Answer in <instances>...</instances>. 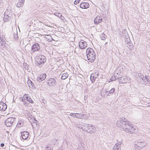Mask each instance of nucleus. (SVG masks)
Here are the masks:
<instances>
[{"label":"nucleus","instance_id":"1","mask_svg":"<svg viewBox=\"0 0 150 150\" xmlns=\"http://www.w3.org/2000/svg\"><path fill=\"white\" fill-rule=\"evenodd\" d=\"M86 55L88 60L90 62H92L96 59V54L91 48H88L87 49Z\"/></svg>","mask_w":150,"mask_h":150},{"label":"nucleus","instance_id":"2","mask_svg":"<svg viewBox=\"0 0 150 150\" xmlns=\"http://www.w3.org/2000/svg\"><path fill=\"white\" fill-rule=\"evenodd\" d=\"M147 145L146 142L141 140L135 141L134 147L136 150H140Z\"/></svg>","mask_w":150,"mask_h":150},{"label":"nucleus","instance_id":"3","mask_svg":"<svg viewBox=\"0 0 150 150\" xmlns=\"http://www.w3.org/2000/svg\"><path fill=\"white\" fill-rule=\"evenodd\" d=\"M16 118L13 117H10L8 118L5 122V124L7 127L12 126Z\"/></svg>","mask_w":150,"mask_h":150},{"label":"nucleus","instance_id":"4","mask_svg":"<svg viewBox=\"0 0 150 150\" xmlns=\"http://www.w3.org/2000/svg\"><path fill=\"white\" fill-rule=\"evenodd\" d=\"M127 124L129 125V127H127V128H125L124 130L126 132L130 134H133L134 133L135 129L133 127L130 122L128 121V122L127 123Z\"/></svg>","mask_w":150,"mask_h":150},{"label":"nucleus","instance_id":"5","mask_svg":"<svg viewBox=\"0 0 150 150\" xmlns=\"http://www.w3.org/2000/svg\"><path fill=\"white\" fill-rule=\"evenodd\" d=\"M46 60V58L44 55H39L38 57L37 62L39 65L44 64Z\"/></svg>","mask_w":150,"mask_h":150},{"label":"nucleus","instance_id":"6","mask_svg":"<svg viewBox=\"0 0 150 150\" xmlns=\"http://www.w3.org/2000/svg\"><path fill=\"white\" fill-rule=\"evenodd\" d=\"M130 80L129 78L126 76H122L118 78V81L122 83H128Z\"/></svg>","mask_w":150,"mask_h":150},{"label":"nucleus","instance_id":"7","mask_svg":"<svg viewBox=\"0 0 150 150\" xmlns=\"http://www.w3.org/2000/svg\"><path fill=\"white\" fill-rule=\"evenodd\" d=\"M47 83L48 85L50 86H54L57 84L56 80L54 78L49 79L47 81Z\"/></svg>","mask_w":150,"mask_h":150},{"label":"nucleus","instance_id":"8","mask_svg":"<svg viewBox=\"0 0 150 150\" xmlns=\"http://www.w3.org/2000/svg\"><path fill=\"white\" fill-rule=\"evenodd\" d=\"M79 47L81 49H85L87 46V42L83 40H81L79 42Z\"/></svg>","mask_w":150,"mask_h":150},{"label":"nucleus","instance_id":"9","mask_svg":"<svg viewBox=\"0 0 150 150\" xmlns=\"http://www.w3.org/2000/svg\"><path fill=\"white\" fill-rule=\"evenodd\" d=\"M40 49L39 45L36 43L33 45L32 47V51L33 53L35 52L38 51Z\"/></svg>","mask_w":150,"mask_h":150},{"label":"nucleus","instance_id":"10","mask_svg":"<svg viewBox=\"0 0 150 150\" xmlns=\"http://www.w3.org/2000/svg\"><path fill=\"white\" fill-rule=\"evenodd\" d=\"M122 144V141L118 142L114 146L113 150H121V146Z\"/></svg>","mask_w":150,"mask_h":150},{"label":"nucleus","instance_id":"11","mask_svg":"<svg viewBox=\"0 0 150 150\" xmlns=\"http://www.w3.org/2000/svg\"><path fill=\"white\" fill-rule=\"evenodd\" d=\"M99 74L98 73H97V74L95 73V74H92L91 75L90 79L92 83H93L95 82L96 80L98 77Z\"/></svg>","mask_w":150,"mask_h":150},{"label":"nucleus","instance_id":"12","mask_svg":"<svg viewBox=\"0 0 150 150\" xmlns=\"http://www.w3.org/2000/svg\"><path fill=\"white\" fill-rule=\"evenodd\" d=\"M96 131V129L94 126L90 125L87 130V132L90 133H95Z\"/></svg>","mask_w":150,"mask_h":150},{"label":"nucleus","instance_id":"13","mask_svg":"<svg viewBox=\"0 0 150 150\" xmlns=\"http://www.w3.org/2000/svg\"><path fill=\"white\" fill-rule=\"evenodd\" d=\"M149 76H147L145 75L144 76V75H142L141 76V78L143 81V83L144 84H146L147 83L149 80Z\"/></svg>","mask_w":150,"mask_h":150},{"label":"nucleus","instance_id":"14","mask_svg":"<svg viewBox=\"0 0 150 150\" xmlns=\"http://www.w3.org/2000/svg\"><path fill=\"white\" fill-rule=\"evenodd\" d=\"M102 21V18L101 16H97L94 19V23L95 24H98L101 22Z\"/></svg>","mask_w":150,"mask_h":150},{"label":"nucleus","instance_id":"15","mask_svg":"<svg viewBox=\"0 0 150 150\" xmlns=\"http://www.w3.org/2000/svg\"><path fill=\"white\" fill-rule=\"evenodd\" d=\"M7 106L6 104L3 102H0V110L2 111H5L6 109Z\"/></svg>","mask_w":150,"mask_h":150},{"label":"nucleus","instance_id":"16","mask_svg":"<svg viewBox=\"0 0 150 150\" xmlns=\"http://www.w3.org/2000/svg\"><path fill=\"white\" fill-rule=\"evenodd\" d=\"M21 135L22 138L24 139H27L29 136V133L26 131H23L21 132Z\"/></svg>","mask_w":150,"mask_h":150},{"label":"nucleus","instance_id":"17","mask_svg":"<svg viewBox=\"0 0 150 150\" xmlns=\"http://www.w3.org/2000/svg\"><path fill=\"white\" fill-rule=\"evenodd\" d=\"M46 76V75L44 74L42 75H40L37 78V81H41L44 80Z\"/></svg>","mask_w":150,"mask_h":150},{"label":"nucleus","instance_id":"18","mask_svg":"<svg viewBox=\"0 0 150 150\" xmlns=\"http://www.w3.org/2000/svg\"><path fill=\"white\" fill-rule=\"evenodd\" d=\"M89 4L86 2L81 3L80 4V7L82 8H87L89 7Z\"/></svg>","mask_w":150,"mask_h":150},{"label":"nucleus","instance_id":"19","mask_svg":"<svg viewBox=\"0 0 150 150\" xmlns=\"http://www.w3.org/2000/svg\"><path fill=\"white\" fill-rule=\"evenodd\" d=\"M90 125L85 124H84L83 127H79V128L82 129V130L86 131L87 132V130H88Z\"/></svg>","mask_w":150,"mask_h":150},{"label":"nucleus","instance_id":"20","mask_svg":"<svg viewBox=\"0 0 150 150\" xmlns=\"http://www.w3.org/2000/svg\"><path fill=\"white\" fill-rule=\"evenodd\" d=\"M124 123H125V121L122 120H118L116 123L117 125L120 128L121 126Z\"/></svg>","mask_w":150,"mask_h":150},{"label":"nucleus","instance_id":"21","mask_svg":"<svg viewBox=\"0 0 150 150\" xmlns=\"http://www.w3.org/2000/svg\"><path fill=\"white\" fill-rule=\"evenodd\" d=\"M45 38L46 40L49 42H51L53 40L51 36L50 35H46L45 36Z\"/></svg>","mask_w":150,"mask_h":150},{"label":"nucleus","instance_id":"22","mask_svg":"<svg viewBox=\"0 0 150 150\" xmlns=\"http://www.w3.org/2000/svg\"><path fill=\"white\" fill-rule=\"evenodd\" d=\"M24 1H23L19 0L18 2L16 5V6L18 8H19L23 6Z\"/></svg>","mask_w":150,"mask_h":150},{"label":"nucleus","instance_id":"23","mask_svg":"<svg viewBox=\"0 0 150 150\" xmlns=\"http://www.w3.org/2000/svg\"><path fill=\"white\" fill-rule=\"evenodd\" d=\"M11 19L10 16H9L7 15L4 14V22H6L10 20Z\"/></svg>","mask_w":150,"mask_h":150},{"label":"nucleus","instance_id":"24","mask_svg":"<svg viewBox=\"0 0 150 150\" xmlns=\"http://www.w3.org/2000/svg\"><path fill=\"white\" fill-rule=\"evenodd\" d=\"M24 121L22 120H19L18 122L17 126L18 127H21L24 124Z\"/></svg>","mask_w":150,"mask_h":150},{"label":"nucleus","instance_id":"25","mask_svg":"<svg viewBox=\"0 0 150 150\" xmlns=\"http://www.w3.org/2000/svg\"><path fill=\"white\" fill-rule=\"evenodd\" d=\"M45 150H53L52 146L49 144H47L45 146Z\"/></svg>","mask_w":150,"mask_h":150},{"label":"nucleus","instance_id":"26","mask_svg":"<svg viewBox=\"0 0 150 150\" xmlns=\"http://www.w3.org/2000/svg\"><path fill=\"white\" fill-rule=\"evenodd\" d=\"M127 123L125 121V123L122 124L121 126V127L120 128V129H123L124 130L125 128H127V127H129V125L127 124Z\"/></svg>","mask_w":150,"mask_h":150},{"label":"nucleus","instance_id":"27","mask_svg":"<svg viewBox=\"0 0 150 150\" xmlns=\"http://www.w3.org/2000/svg\"><path fill=\"white\" fill-rule=\"evenodd\" d=\"M75 114H77L78 115V118L81 119H83L85 118V116L84 114H79L78 113H76Z\"/></svg>","mask_w":150,"mask_h":150},{"label":"nucleus","instance_id":"28","mask_svg":"<svg viewBox=\"0 0 150 150\" xmlns=\"http://www.w3.org/2000/svg\"><path fill=\"white\" fill-rule=\"evenodd\" d=\"M68 76V75L67 73H64L62 74L61 78L63 79H65Z\"/></svg>","mask_w":150,"mask_h":150},{"label":"nucleus","instance_id":"29","mask_svg":"<svg viewBox=\"0 0 150 150\" xmlns=\"http://www.w3.org/2000/svg\"><path fill=\"white\" fill-rule=\"evenodd\" d=\"M125 41L127 44L130 42L131 40H130L129 37V35H127L125 36Z\"/></svg>","mask_w":150,"mask_h":150},{"label":"nucleus","instance_id":"30","mask_svg":"<svg viewBox=\"0 0 150 150\" xmlns=\"http://www.w3.org/2000/svg\"><path fill=\"white\" fill-rule=\"evenodd\" d=\"M26 98V100L28 101L29 102L33 103V100L31 99L30 96H27V97H25Z\"/></svg>","mask_w":150,"mask_h":150},{"label":"nucleus","instance_id":"31","mask_svg":"<svg viewBox=\"0 0 150 150\" xmlns=\"http://www.w3.org/2000/svg\"><path fill=\"white\" fill-rule=\"evenodd\" d=\"M115 91V89L114 88H111L110 91H108V95L107 96L109 95V94H112Z\"/></svg>","mask_w":150,"mask_h":150},{"label":"nucleus","instance_id":"32","mask_svg":"<svg viewBox=\"0 0 150 150\" xmlns=\"http://www.w3.org/2000/svg\"><path fill=\"white\" fill-rule=\"evenodd\" d=\"M14 38L15 40H16L18 38V36L17 30H16L15 33H14L13 34Z\"/></svg>","mask_w":150,"mask_h":150},{"label":"nucleus","instance_id":"33","mask_svg":"<svg viewBox=\"0 0 150 150\" xmlns=\"http://www.w3.org/2000/svg\"><path fill=\"white\" fill-rule=\"evenodd\" d=\"M107 93H108V91H107L106 90L103 89L101 92V94L102 96H105V94Z\"/></svg>","mask_w":150,"mask_h":150},{"label":"nucleus","instance_id":"34","mask_svg":"<svg viewBox=\"0 0 150 150\" xmlns=\"http://www.w3.org/2000/svg\"><path fill=\"white\" fill-rule=\"evenodd\" d=\"M28 83L30 87H33V83L31 81H28Z\"/></svg>","mask_w":150,"mask_h":150},{"label":"nucleus","instance_id":"35","mask_svg":"<svg viewBox=\"0 0 150 150\" xmlns=\"http://www.w3.org/2000/svg\"><path fill=\"white\" fill-rule=\"evenodd\" d=\"M54 15L59 17L60 18L62 19V14L61 13L57 12H55L54 13Z\"/></svg>","mask_w":150,"mask_h":150},{"label":"nucleus","instance_id":"36","mask_svg":"<svg viewBox=\"0 0 150 150\" xmlns=\"http://www.w3.org/2000/svg\"><path fill=\"white\" fill-rule=\"evenodd\" d=\"M21 100L23 103L25 105H27L28 104V103L27 101H26V99L25 98L23 99L22 98L21 99Z\"/></svg>","mask_w":150,"mask_h":150},{"label":"nucleus","instance_id":"37","mask_svg":"<svg viewBox=\"0 0 150 150\" xmlns=\"http://www.w3.org/2000/svg\"><path fill=\"white\" fill-rule=\"evenodd\" d=\"M27 116H28V120H30L33 117V116L30 113H28L27 114Z\"/></svg>","mask_w":150,"mask_h":150},{"label":"nucleus","instance_id":"38","mask_svg":"<svg viewBox=\"0 0 150 150\" xmlns=\"http://www.w3.org/2000/svg\"><path fill=\"white\" fill-rule=\"evenodd\" d=\"M80 0H76L74 2V4L76 5L80 2Z\"/></svg>","mask_w":150,"mask_h":150},{"label":"nucleus","instance_id":"39","mask_svg":"<svg viewBox=\"0 0 150 150\" xmlns=\"http://www.w3.org/2000/svg\"><path fill=\"white\" fill-rule=\"evenodd\" d=\"M128 48L131 50H132L134 49V47L133 45L129 46Z\"/></svg>","mask_w":150,"mask_h":150},{"label":"nucleus","instance_id":"40","mask_svg":"<svg viewBox=\"0 0 150 150\" xmlns=\"http://www.w3.org/2000/svg\"><path fill=\"white\" fill-rule=\"evenodd\" d=\"M127 45H128L129 46H131L133 45V44L131 42V41L129 42V43L127 44Z\"/></svg>","mask_w":150,"mask_h":150},{"label":"nucleus","instance_id":"41","mask_svg":"<svg viewBox=\"0 0 150 150\" xmlns=\"http://www.w3.org/2000/svg\"><path fill=\"white\" fill-rule=\"evenodd\" d=\"M74 114H75L74 113H71V114H70V115L71 116L74 117Z\"/></svg>","mask_w":150,"mask_h":150},{"label":"nucleus","instance_id":"42","mask_svg":"<svg viewBox=\"0 0 150 150\" xmlns=\"http://www.w3.org/2000/svg\"><path fill=\"white\" fill-rule=\"evenodd\" d=\"M106 38L105 37H101V39L103 40H105Z\"/></svg>","mask_w":150,"mask_h":150},{"label":"nucleus","instance_id":"43","mask_svg":"<svg viewBox=\"0 0 150 150\" xmlns=\"http://www.w3.org/2000/svg\"><path fill=\"white\" fill-rule=\"evenodd\" d=\"M1 146L2 147H3L4 146V143H1Z\"/></svg>","mask_w":150,"mask_h":150},{"label":"nucleus","instance_id":"44","mask_svg":"<svg viewBox=\"0 0 150 150\" xmlns=\"http://www.w3.org/2000/svg\"><path fill=\"white\" fill-rule=\"evenodd\" d=\"M27 96H28V94H25L24 95V96H23V98H25V97H27Z\"/></svg>","mask_w":150,"mask_h":150},{"label":"nucleus","instance_id":"45","mask_svg":"<svg viewBox=\"0 0 150 150\" xmlns=\"http://www.w3.org/2000/svg\"><path fill=\"white\" fill-rule=\"evenodd\" d=\"M114 78H115V79H116V78H117H117H118L117 77H116V75H115V74H114Z\"/></svg>","mask_w":150,"mask_h":150},{"label":"nucleus","instance_id":"46","mask_svg":"<svg viewBox=\"0 0 150 150\" xmlns=\"http://www.w3.org/2000/svg\"><path fill=\"white\" fill-rule=\"evenodd\" d=\"M124 120V121H125V118H124V117H123L121 119V120Z\"/></svg>","mask_w":150,"mask_h":150},{"label":"nucleus","instance_id":"47","mask_svg":"<svg viewBox=\"0 0 150 150\" xmlns=\"http://www.w3.org/2000/svg\"><path fill=\"white\" fill-rule=\"evenodd\" d=\"M78 116V115H74V117H76V118H77V117Z\"/></svg>","mask_w":150,"mask_h":150},{"label":"nucleus","instance_id":"48","mask_svg":"<svg viewBox=\"0 0 150 150\" xmlns=\"http://www.w3.org/2000/svg\"><path fill=\"white\" fill-rule=\"evenodd\" d=\"M148 106H149V107H150V105H148Z\"/></svg>","mask_w":150,"mask_h":150}]
</instances>
